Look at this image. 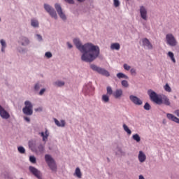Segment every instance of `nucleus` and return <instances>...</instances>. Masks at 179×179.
Wrapping results in <instances>:
<instances>
[{"instance_id":"nucleus-1","label":"nucleus","mask_w":179,"mask_h":179,"mask_svg":"<svg viewBox=\"0 0 179 179\" xmlns=\"http://www.w3.org/2000/svg\"><path fill=\"white\" fill-rule=\"evenodd\" d=\"M73 43L78 50L83 52L81 59L84 62H93L100 55V48L99 46L93 45V43H88L82 45L79 39H74Z\"/></svg>"},{"instance_id":"nucleus-2","label":"nucleus","mask_w":179,"mask_h":179,"mask_svg":"<svg viewBox=\"0 0 179 179\" xmlns=\"http://www.w3.org/2000/svg\"><path fill=\"white\" fill-rule=\"evenodd\" d=\"M148 95L150 96V100L155 103L156 104H165V106H170V99L167 98L166 96H159L156 92L152 90H148Z\"/></svg>"},{"instance_id":"nucleus-3","label":"nucleus","mask_w":179,"mask_h":179,"mask_svg":"<svg viewBox=\"0 0 179 179\" xmlns=\"http://www.w3.org/2000/svg\"><path fill=\"white\" fill-rule=\"evenodd\" d=\"M45 160L50 167V170L52 171H55L57 170V164H55V161L52 159V157L50 155H45Z\"/></svg>"},{"instance_id":"nucleus-4","label":"nucleus","mask_w":179,"mask_h":179,"mask_svg":"<svg viewBox=\"0 0 179 179\" xmlns=\"http://www.w3.org/2000/svg\"><path fill=\"white\" fill-rule=\"evenodd\" d=\"M90 68L91 69H92V71H94L95 72H98V73H100V75H103V76H106L107 78L110 76V73L107 70L103 68L99 67L95 64H91Z\"/></svg>"},{"instance_id":"nucleus-5","label":"nucleus","mask_w":179,"mask_h":179,"mask_svg":"<svg viewBox=\"0 0 179 179\" xmlns=\"http://www.w3.org/2000/svg\"><path fill=\"white\" fill-rule=\"evenodd\" d=\"M25 107L23 108L22 111L25 115H33V105L31 102L26 101L24 102Z\"/></svg>"},{"instance_id":"nucleus-6","label":"nucleus","mask_w":179,"mask_h":179,"mask_svg":"<svg viewBox=\"0 0 179 179\" xmlns=\"http://www.w3.org/2000/svg\"><path fill=\"white\" fill-rule=\"evenodd\" d=\"M167 44L171 45V47H174L177 45V41H176V38L171 34H168L166 36Z\"/></svg>"},{"instance_id":"nucleus-7","label":"nucleus","mask_w":179,"mask_h":179,"mask_svg":"<svg viewBox=\"0 0 179 179\" xmlns=\"http://www.w3.org/2000/svg\"><path fill=\"white\" fill-rule=\"evenodd\" d=\"M44 8L45 10L50 13V16L52 17H54L55 19H57V12H55V10L52 8L50 5L48 4H45L44 5Z\"/></svg>"},{"instance_id":"nucleus-8","label":"nucleus","mask_w":179,"mask_h":179,"mask_svg":"<svg viewBox=\"0 0 179 179\" xmlns=\"http://www.w3.org/2000/svg\"><path fill=\"white\" fill-rule=\"evenodd\" d=\"M55 8L59 16H60L61 19H62V20H66V16L65 15V14H64V12H62V8H61V6L58 3H56L55 5Z\"/></svg>"},{"instance_id":"nucleus-9","label":"nucleus","mask_w":179,"mask_h":179,"mask_svg":"<svg viewBox=\"0 0 179 179\" xmlns=\"http://www.w3.org/2000/svg\"><path fill=\"white\" fill-rule=\"evenodd\" d=\"M140 15L143 20H148V10L143 6H140Z\"/></svg>"},{"instance_id":"nucleus-10","label":"nucleus","mask_w":179,"mask_h":179,"mask_svg":"<svg viewBox=\"0 0 179 179\" xmlns=\"http://www.w3.org/2000/svg\"><path fill=\"white\" fill-rule=\"evenodd\" d=\"M29 171L34 176H35V177H36V178L41 179V173L34 166H29Z\"/></svg>"},{"instance_id":"nucleus-11","label":"nucleus","mask_w":179,"mask_h":179,"mask_svg":"<svg viewBox=\"0 0 179 179\" xmlns=\"http://www.w3.org/2000/svg\"><path fill=\"white\" fill-rule=\"evenodd\" d=\"M129 99H130L131 101H132V103H134V104H136V106H142V104H143L142 100H141V99L138 98L137 96L131 95L129 96Z\"/></svg>"},{"instance_id":"nucleus-12","label":"nucleus","mask_w":179,"mask_h":179,"mask_svg":"<svg viewBox=\"0 0 179 179\" xmlns=\"http://www.w3.org/2000/svg\"><path fill=\"white\" fill-rule=\"evenodd\" d=\"M0 115L1 118H3L4 120H8L10 118V115H9V113H8L4 108H2V106H0Z\"/></svg>"},{"instance_id":"nucleus-13","label":"nucleus","mask_w":179,"mask_h":179,"mask_svg":"<svg viewBox=\"0 0 179 179\" xmlns=\"http://www.w3.org/2000/svg\"><path fill=\"white\" fill-rule=\"evenodd\" d=\"M166 117L168 118V120H170L171 121H173V122H176V124H179V118L174 116V115L171 113H167Z\"/></svg>"},{"instance_id":"nucleus-14","label":"nucleus","mask_w":179,"mask_h":179,"mask_svg":"<svg viewBox=\"0 0 179 179\" xmlns=\"http://www.w3.org/2000/svg\"><path fill=\"white\" fill-rule=\"evenodd\" d=\"M143 45L148 47V50H152L153 48V45H152L150 41L148 40V38L143 39Z\"/></svg>"},{"instance_id":"nucleus-15","label":"nucleus","mask_w":179,"mask_h":179,"mask_svg":"<svg viewBox=\"0 0 179 179\" xmlns=\"http://www.w3.org/2000/svg\"><path fill=\"white\" fill-rule=\"evenodd\" d=\"M122 90L119 89L116 90L115 92H113V95L115 97V99H120V97H122Z\"/></svg>"},{"instance_id":"nucleus-16","label":"nucleus","mask_w":179,"mask_h":179,"mask_svg":"<svg viewBox=\"0 0 179 179\" xmlns=\"http://www.w3.org/2000/svg\"><path fill=\"white\" fill-rule=\"evenodd\" d=\"M41 136H42L43 142H47L48 139V136H50V133L48 132V130L45 129V133L44 132L41 133Z\"/></svg>"},{"instance_id":"nucleus-17","label":"nucleus","mask_w":179,"mask_h":179,"mask_svg":"<svg viewBox=\"0 0 179 179\" xmlns=\"http://www.w3.org/2000/svg\"><path fill=\"white\" fill-rule=\"evenodd\" d=\"M138 160L140 163H143L146 160V155L143 152L140 151L138 154Z\"/></svg>"},{"instance_id":"nucleus-18","label":"nucleus","mask_w":179,"mask_h":179,"mask_svg":"<svg viewBox=\"0 0 179 179\" xmlns=\"http://www.w3.org/2000/svg\"><path fill=\"white\" fill-rule=\"evenodd\" d=\"M55 124H56L57 127H65V120H61V122H59L58 120L55 119Z\"/></svg>"},{"instance_id":"nucleus-19","label":"nucleus","mask_w":179,"mask_h":179,"mask_svg":"<svg viewBox=\"0 0 179 179\" xmlns=\"http://www.w3.org/2000/svg\"><path fill=\"white\" fill-rule=\"evenodd\" d=\"M120 48H121V46L120 45V43H112L110 45L111 50H116L117 51H118Z\"/></svg>"},{"instance_id":"nucleus-20","label":"nucleus","mask_w":179,"mask_h":179,"mask_svg":"<svg viewBox=\"0 0 179 179\" xmlns=\"http://www.w3.org/2000/svg\"><path fill=\"white\" fill-rule=\"evenodd\" d=\"M74 176H76L78 178H82V172L80 171V169H79V167L76 169Z\"/></svg>"},{"instance_id":"nucleus-21","label":"nucleus","mask_w":179,"mask_h":179,"mask_svg":"<svg viewBox=\"0 0 179 179\" xmlns=\"http://www.w3.org/2000/svg\"><path fill=\"white\" fill-rule=\"evenodd\" d=\"M0 43L2 45L1 51H2V52H5V48H6V42H5V41H3V39H1L0 41Z\"/></svg>"},{"instance_id":"nucleus-22","label":"nucleus","mask_w":179,"mask_h":179,"mask_svg":"<svg viewBox=\"0 0 179 179\" xmlns=\"http://www.w3.org/2000/svg\"><path fill=\"white\" fill-rule=\"evenodd\" d=\"M117 77L119 79H128V76H127L125 74L122 73H118L117 74Z\"/></svg>"},{"instance_id":"nucleus-23","label":"nucleus","mask_w":179,"mask_h":179,"mask_svg":"<svg viewBox=\"0 0 179 179\" xmlns=\"http://www.w3.org/2000/svg\"><path fill=\"white\" fill-rule=\"evenodd\" d=\"M102 101H103V103H108L110 101V96L106 94H103L102 96Z\"/></svg>"},{"instance_id":"nucleus-24","label":"nucleus","mask_w":179,"mask_h":179,"mask_svg":"<svg viewBox=\"0 0 179 179\" xmlns=\"http://www.w3.org/2000/svg\"><path fill=\"white\" fill-rule=\"evenodd\" d=\"M168 56L171 58V61L176 64V59L174 58V53L172 52H168Z\"/></svg>"},{"instance_id":"nucleus-25","label":"nucleus","mask_w":179,"mask_h":179,"mask_svg":"<svg viewBox=\"0 0 179 179\" xmlns=\"http://www.w3.org/2000/svg\"><path fill=\"white\" fill-rule=\"evenodd\" d=\"M123 129H124L125 132H127L128 135H131V134H132V131H131V129L128 128V126H127V124H123Z\"/></svg>"},{"instance_id":"nucleus-26","label":"nucleus","mask_w":179,"mask_h":179,"mask_svg":"<svg viewBox=\"0 0 179 179\" xmlns=\"http://www.w3.org/2000/svg\"><path fill=\"white\" fill-rule=\"evenodd\" d=\"M31 24L33 26V27H38V21L36 20H31Z\"/></svg>"},{"instance_id":"nucleus-27","label":"nucleus","mask_w":179,"mask_h":179,"mask_svg":"<svg viewBox=\"0 0 179 179\" xmlns=\"http://www.w3.org/2000/svg\"><path fill=\"white\" fill-rule=\"evenodd\" d=\"M133 139L136 142H141V137L138 134L133 135Z\"/></svg>"},{"instance_id":"nucleus-28","label":"nucleus","mask_w":179,"mask_h":179,"mask_svg":"<svg viewBox=\"0 0 179 179\" xmlns=\"http://www.w3.org/2000/svg\"><path fill=\"white\" fill-rule=\"evenodd\" d=\"M164 89L166 92H168L169 93H171V87H170V85H169V84H166L164 87Z\"/></svg>"},{"instance_id":"nucleus-29","label":"nucleus","mask_w":179,"mask_h":179,"mask_svg":"<svg viewBox=\"0 0 179 179\" xmlns=\"http://www.w3.org/2000/svg\"><path fill=\"white\" fill-rule=\"evenodd\" d=\"M55 85L59 87H61V86H64L65 85V83L64 81H57L55 83Z\"/></svg>"},{"instance_id":"nucleus-30","label":"nucleus","mask_w":179,"mask_h":179,"mask_svg":"<svg viewBox=\"0 0 179 179\" xmlns=\"http://www.w3.org/2000/svg\"><path fill=\"white\" fill-rule=\"evenodd\" d=\"M17 150L21 154L26 153V150L24 149V148H23L22 146L18 147Z\"/></svg>"},{"instance_id":"nucleus-31","label":"nucleus","mask_w":179,"mask_h":179,"mask_svg":"<svg viewBox=\"0 0 179 179\" xmlns=\"http://www.w3.org/2000/svg\"><path fill=\"white\" fill-rule=\"evenodd\" d=\"M22 40L24 41L22 42V45H26V44H28L29 43V39L26 37H22Z\"/></svg>"},{"instance_id":"nucleus-32","label":"nucleus","mask_w":179,"mask_h":179,"mask_svg":"<svg viewBox=\"0 0 179 179\" xmlns=\"http://www.w3.org/2000/svg\"><path fill=\"white\" fill-rule=\"evenodd\" d=\"M107 94H109V96H111V94H113V89L111 88V87H107Z\"/></svg>"},{"instance_id":"nucleus-33","label":"nucleus","mask_w":179,"mask_h":179,"mask_svg":"<svg viewBox=\"0 0 179 179\" xmlns=\"http://www.w3.org/2000/svg\"><path fill=\"white\" fill-rule=\"evenodd\" d=\"M122 85L124 87H128V86H129V84H128V81L124 80L122 81Z\"/></svg>"},{"instance_id":"nucleus-34","label":"nucleus","mask_w":179,"mask_h":179,"mask_svg":"<svg viewBox=\"0 0 179 179\" xmlns=\"http://www.w3.org/2000/svg\"><path fill=\"white\" fill-rule=\"evenodd\" d=\"M144 110H147V111H149V110H150V105L149 104V103H145V104L144 105Z\"/></svg>"},{"instance_id":"nucleus-35","label":"nucleus","mask_w":179,"mask_h":179,"mask_svg":"<svg viewBox=\"0 0 179 179\" xmlns=\"http://www.w3.org/2000/svg\"><path fill=\"white\" fill-rule=\"evenodd\" d=\"M29 162H31V163H36V157L34 156H30L29 157Z\"/></svg>"},{"instance_id":"nucleus-36","label":"nucleus","mask_w":179,"mask_h":179,"mask_svg":"<svg viewBox=\"0 0 179 179\" xmlns=\"http://www.w3.org/2000/svg\"><path fill=\"white\" fill-rule=\"evenodd\" d=\"M113 2H114V6H115V8H118V6H120L119 0H113Z\"/></svg>"},{"instance_id":"nucleus-37","label":"nucleus","mask_w":179,"mask_h":179,"mask_svg":"<svg viewBox=\"0 0 179 179\" xmlns=\"http://www.w3.org/2000/svg\"><path fill=\"white\" fill-rule=\"evenodd\" d=\"M45 55L47 58H51L52 57V54L50 52H45Z\"/></svg>"},{"instance_id":"nucleus-38","label":"nucleus","mask_w":179,"mask_h":179,"mask_svg":"<svg viewBox=\"0 0 179 179\" xmlns=\"http://www.w3.org/2000/svg\"><path fill=\"white\" fill-rule=\"evenodd\" d=\"M123 66H124V69L126 71H129V69H131V66H129V65L127 64H124Z\"/></svg>"},{"instance_id":"nucleus-39","label":"nucleus","mask_w":179,"mask_h":179,"mask_svg":"<svg viewBox=\"0 0 179 179\" xmlns=\"http://www.w3.org/2000/svg\"><path fill=\"white\" fill-rule=\"evenodd\" d=\"M68 3H70L71 5H73L75 3V1L73 0H64Z\"/></svg>"},{"instance_id":"nucleus-40","label":"nucleus","mask_w":179,"mask_h":179,"mask_svg":"<svg viewBox=\"0 0 179 179\" xmlns=\"http://www.w3.org/2000/svg\"><path fill=\"white\" fill-rule=\"evenodd\" d=\"M130 72H131V75H136V70L135 69H131L130 70Z\"/></svg>"},{"instance_id":"nucleus-41","label":"nucleus","mask_w":179,"mask_h":179,"mask_svg":"<svg viewBox=\"0 0 179 179\" xmlns=\"http://www.w3.org/2000/svg\"><path fill=\"white\" fill-rule=\"evenodd\" d=\"M44 92H45V89H42L39 92L40 96H43V94H44Z\"/></svg>"},{"instance_id":"nucleus-42","label":"nucleus","mask_w":179,"mask_h":179,"mask_svg":"<svg viewBox=\"0 0 179 179\" xmlns=\"http://www.w3.org/2000/svg\"><path fill=\"white\" fill-rule=\"evenodd\" d=\"M36 37L38 40H39V41H41V40H43V37H41V35L37 34Z\"/></svg>"},{"instance_id":"nucleus-43","label":"nucleus","mask_w":179,"mask_h":179,"mask_svg":"<svg viewBox=\"0 0 179 179\" xmlns=\"http://www.w3.org/2000/svg\"><path fill=\"white\" fill-rule=\"evenodd\" d=\"M35 90H38L40 89V85L39 84H36L34 87Z\"/></svg>"},{"instance_id":"nucleus-44","label":"nucleus","mask_w":179,"mask_h":179,"mask_svg":"<svg viewBox=\"0 0 179 179\" xmlns=\"http://www.w3.org/2000/svg\"><path fill=\"white\" fill-rule=\"evenodd\" d=\"M174 114H176V115H177V117H179V110H175Z\"/></svg>"},{"instance_id":"nucleus-45","label":"nucleus","mask_w":179,"mask_h":179,"mask_svg":"<svg viewBox=\"0 0 179 179\" xmlns=\"http://www.w3.org/2000/svg\"><path fill=\"white\" fill-rule=\"evenodd\" d=\"M35 111H43V108H36Z\"/></svg>"},{"instance_id":"nucleus-46","label":"nucleus","mask_w":179,"mask_h":179,"mask_svg":"<svg viewBox=\"0 0 179 179\" xmlns=\"http://www.w3.org/2000/svg\"><path fill=\"white\" fill-rule=\"evenodd\" d=\"M25 121H27V122H30V118H29L28 117H24Z\"/></svg>"},{"instance_id":"nucleus-47","label":"nucleus","mask_w":179,"mask_h":179,"mask_svg":"<svg viewBox=\"0 0 179 179\" xmlns=\"http://www.w3.org/2000/svg\"><path fill=\"white\" fill-rule=\"evenodd\" d=\"M67 45L69 48H72V44H71L69 42L67 43Z\"/></svg>"},{"instance_id":"nucleus-48","label":"nucleus","mask_w":179,"mask_h":179,"mask_svg":"<svg viewBox=\"0 0 179 179\" xmlns=\"http://www.w3.org/2000/svg\"><path fill=\"white\" fill-rule=\"evenodd\" d=\"M139 179H145V178L143 177V176L140 175V176H139Z\"/></svg>"},{"instance_id":"nucleus-49","label":"nucleus","mask_w":179,"mask_h":179,"mask_svg":"<svg viewBox=\"0 0 179 179\" xmlns=\"http://www.w3.org/2000/svg\"><path fill=\"white\" fill-rule=\"evenodd\" d=\"M78 2H83L85 0H77Z\"/></svg>"},{"instance_id":"nucleus-50","label":"nucleus","mask_w":179,"mask_h":179,"mask_svg":"<svg viewBox=\"0 0 179 179\" xmlns=\"http://www.w3.org/2000/svg\"><path fill=\"white\" fill-rule=\"evenodd\" d=\"M29 145L31 146V142H30V141L29 142Z\"/></svg>"},{"instance_id":"nucleus-51","label":"nucleus","mask_w":179,"mask_h":179,"mask_svg":"<svg viewBox=\"0 0 179 179\" xmlns=\"http://www.w3.org/2000/svg\"><path fill=\"white\" fill-rule=\"evenodd\" d=\"M39 148H41V149H43V147L41 145Z\"/></svg>"},{"instance_id":"nucleus-52","label":"nucleus","mask_w":179,"mask_h":179,"mask_svg":"<svg viewBox=\"0 0 179 179\" xmlns=\"http://www.w3.org/2000/svg\"><path fill=\"white\" fill-rule=\"evenodd\" d=\"M127 1H129V0H127Z\"/></svg>"}]
</instances>
